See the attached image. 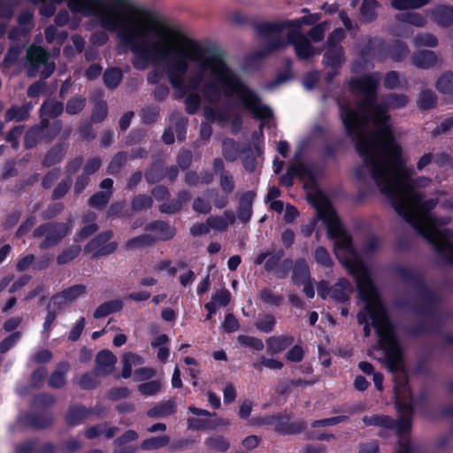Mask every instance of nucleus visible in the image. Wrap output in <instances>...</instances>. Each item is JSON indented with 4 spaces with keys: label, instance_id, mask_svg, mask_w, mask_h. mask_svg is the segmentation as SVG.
<instances>
[{
    "label": "nucleus",
    "instance_id": "15",
    "mask_svg": "<svg viewBox=\"0 0 453 453\" xmlns=\"http://www.w3.org/2000/svg\"><path fill=\"white\" fill-rule=\"evenodd\" d=\"M207 221L211 229L224 231L235 221V215L232 211L226 210L222 216H211Z\"/></svg>",
    "mask_w": 453,
    "mask_h": 453
},
{
    "label": "nucleus",
    "instance_id": "36",
    "mask_svg": "<svg viewBox=\"0 0 453 453\" xmlns=\"http://www.w3.org/2000/svg\"><path fill=\"white\" fill-rule=\"evenodd\" d=\"M222 154L226 160L233 162L239 156V150L236 143L232 139H224L222 142Z\"/></svg>",
    "mask_w": 453,
    "mask_h": 453
},
{
    "label": "nucleus",
    "instance_id": "60",
    "mask_svg": "<svg viewBox=\"0 0 453 453\" xmlns=\"http://www.w3.org/2000/svg\"><path fill=\"white\" fill-rule=\"evenodd\" d=\"M384 86L388 89H395L402 86V81L398 73L391 71L387 73Z\"/></svg>",
    "mask_w": 453,
    "mask_h": 453
},
{
    "label": "nucleus",
    "instance_id": "34",
    "mask_svg": "<svg viewBox=\"0 0 453 453\" xmlns=\"http://www.w3.org/2000/svg\"><path fill=\"white\" fill-rule=\"evenodd\" d=\"M81 251V248L78 244H73L65 250H63L57 257V263L58 265H65L73 261L79 256Z\"/></svg>",
    "mask_w": 453,
    "mask_h": 453
},
{
    "label": "nucleus",
    "instance_id": "16",
    "mask_svg": "<svg viewBox=\"0 0 453 453\" xmlns=\"http://www.w3.org/2000/svg\"><path fill=\"white\" fill-rule=\"evenodd\" d=\"M306 175H310L308 167L303 163H295L288 166L287 173L281 176L280 182L287 187H290L295 176L304 178Z\"/></svg>",
    "mask_w": 453,
    "mask_h": 453
},
{
    "label": "nucleus",
    "instance_id": "17",
    "mask_svg": "<svg viewBox=\"0 0 453 453\" xmlns=\"http://www.w3.org/2000/svg\"><path fill=\"white\" fill-rule=\"evenodd\" d=\"M294 342L291 336H272L266 340L267 351L271 355L278 354L286 349Z\"/></svg>",
    "mask_w": 453,
    "mask_h": 453
},
{
    "label": "nucleus",
    "instance_id": "29",
    "mask_svg": "<svg viewBox=\"0 0 453 453\" xmlns=\"http://www.w3.org/2000/svg\"><path fill=\"white\" fill-rule=\"evenodd\" d=\"M170 442L168 435L153 436L142 441L140 448L142 450H157L167 446Z\"/></svg>",
    "mask_w": 453,
    "mask_h": 453
},
{
    "label": "nucleus",
    "instance_id": "22",
    "mask_svg": "<svg viewBox=\"0 0 453 453\" xmlns=\"http://www.w3.org/2000/svg\"><path fill=\"white\" fill-rule=\"evenodd\" d=\"M33 108L30 103L24 104L21 106H12L5 113L6 121H23L27 119Z\"/></svg>",
    "mask_w": 453,
    "mask_h": 453
},
{
    "label": "nucleus",
    "instance_id": "31",
    "mask_svg": "<svg viewBox=\"0 0 453 453\" xmlns=\"http://www.w3.org/2000/svg\"><path fill=\"white\" fill-rule=\"evenodd\" d=\"M89 415V411L82 406L71 408L66 414V422L71 426H76L83 422Z\"/></svg>",
    "mask_w": 453,
    "mask_h": 453
},
{
    "label": "nucleus",
    "instance_id": "49",
    "mask_svg": "<svg viewBox=\"0 0 453 453\" xmlns=\"http://www.w3.org/2000/svg\"><path fill=\"white\" fill-rule=\"evenodd\" d=\"M260 299L263 303L274 306H280L283 301L281 296L274 295L269 288H264L260 291Z\"/></svg>",
    "mask_w": 453,
    "mask_h": 453
},
{
    "label": "nucleus",
    "instance_id": "64",
    "mask_svg": "<svg viewBox=\"0 0 453 453\" xmlns=\"http://www.w3.org/2000/svg\"><path fill=\"white\" fill-rule=\"evenodd\" d=\"M193 209L199 213H209L211 210V203L208 199L196 197L193 202Z\"/></svg>",
    "mask_w": 453,
    "mask_h": 453
},
{
    "label": "nucleus",
    "instance_id": "59",
    "mask_svg": "<svg viewBox=\"0 0 453 453\" xmlns=\"http://www.w3.org/2000/svg\"><path fill=\"white\" fill-rule=\"evenodd\" d=\"M44 34L48 42H52L56 40L58 44H62L67 36L65 33L58 34V29L54 26L46 27Z\"/></svg>",
    "mask_w": 453,
    "mask_h": 453
},
{
    "label": "nucleus",
    "instance_id": "13",
    "mask_svg": "<svg viewBox=\"0 0 453 453\" xmlns=\"http://www.w3.org/2000/svg\"><path fill=\"white\" fill-rule=\"evenodd\" d=\"M345 62L344 51L342 46L327 45L324 54V64L334 69L339 68Z\"/></svg>",
    "mask_w": 453,
    "mask_h": 453
},
{
    "label": "nucleus",
    "instance_id": "42",
    "mask_svg": "<svg viewBox=\"0 0 453 453\" xmlns=\"http://www.w3.org/2000/svg\"><path fill=\"white\" fill-rule=\"evenodd\" d=\"M377 2L375 0H365L361 5L362 19L369 22L376 17Z\"/></svg>",
    "mask_w": 453,
    "mask_h": 453
},
{
    "label": "nucleus",
    "instance_id": "55",
    "mask_svg": "<svg viewBox=\"0 0 453 453\" xmlns=\"http://www.w3.org/2000/svg\"><path fill=\"white\" fill-rule=\"evenodd\" d=\"M409 54L407 45L402 42H396L391 50V58L395 61H401L405 58Z\"/></svg>",
    "mask_w": 453,
    "mask_h": 453
},
{
    "label": "nucleus",
    "instance_id": "26",
    "mask_svg": "<svg viewBox=\"0 0 453 453\" xmlns=\"http://www.w3.org/2000/svg\"><path fill=\"white\" fill-rule=\"evenodd\" d=\"M176 411L175 403L172 400L161 403L150 409L147 415L153 418H165Z\"/></svg>",
    "mask_w": 453,
    "mask_h": 453
},
{
    "label": "nucleus",
    "instance_id": "62",
    "mask_svg": "<svg viewBox=\"0 0 453 453\" xmlns=\"http://www.w3.org/2000/svg\"><path fill=\"white\" fill-rule=\"evenodd\" d=\"M61 175V170L59 168H54L47 173L43 177L42 185L44 188H50L52 185L59 179Z\"/></svg>",
    "mask_w": 453,
    "mask_h": 453
},
{
    "label": "nucleus",
    "instance_id": "46",
    "mask_svg": "<svg viewBox=\"0 0 453 453\" xmlns=\"http://www.w3.org/2000/svg\"><path fill=\"white\" fill-rule=\"evenodd\" d=\"M153 200L148 195L140 194L135 196L132 200V209L135 211L146 210L152 206Z\"/></svg>",
    "mask_w": 453,
    "mask_h": 453
},
{
    "label": "nucleus",
    "instance_id": "7",
    "mask_svg": "<svg viewBox=\"0 0 453 453\" xmlns=\"http://www.w3.org/2000/svg\"><path fill=\"white\" fill-rule=\"evenodd\" d=\"M318 292L323 299L331 298L337 302H345L349 299L353 287L345 279H339L332 287H329L327 282L321 281Z\"/></svg>",
    "mask_w": 453,
    "mask_h": 453
},
{
    "label": "nucleus",
    "instance_id": "51",
    "mask_svg": "<svg viewBox=\"0 0 453 453\" xmlns=\"http://www.w3.org/2000/svg\"><path fill=\"white\" fill-rule=\"evenodd\" d=\"M86 104V99L81 96H74L68 100L66 104V112L72 115L81 112Z\"/></svg>",
    "mask_w": 453,
    "mask_h": 453
},
{
    "label": "nucleus",
    "instance_id": "9",
    "mask_svg": "<svg viewBox=\"0 0 453 453\" xmlns=\"http://www.w3.org/2000/svg\"><path fill=\"white\" fill-rule=\"evenodd\" d=\"M87 293V287L83 284L73 285L52 297V303L57 309L60 310L82 297Z\"/></svg>",
    "mask_w": 453,
    "mask_h": 453
},
{
    "label": "nucleus",
    "instance_id": "18",
    "mask_svg": "<svg viewBox=\"0 0 453 453\" xmlns=\"http://www.w3.org/2000/svg\"><path fill=\"white\" fill-rule=\"evenodd\" d=\"M412 63L418 68L427 69L434 66L437 61V56L431 50H420L412 56Z\"/></svg>",
    "mask_w": 453,
    "mask_h": 453
},
{
    "label": "nucleus",
    "instance_id": "5",
    "mask_svg": "<svg viewBox=\"0 0 453 453\" xmlns=\"http://www.w3.org/2000/svg\"><path fill=\"white\" fill-rule=\"evenodd\" d=\"M26 68L28 76L35 77L41 74L46 79L54 72L55 64L49 61L47 50L40 46L32 45L27 50Z\"/></svg>",
    "mask_w": 453,
    "mask_h": 453
},
{
    "label": "nucleus",
    "instance_id": "48",
    "mask_svg": "<svg viewBox=\"0 0 453 453\" xmlns=\"http://www.w3.org/2000/svg\"><path fill=\"white\" fill-rule=\"evenodd\" d=\"M314 259L321 266L329 268L333 265V260L328 251L323 247H318L314 250Z\"/></svg>",
    "mask_w": 453,
    "mask_h": 453
},
{
    "label": "nucleus",
    "instance_id": "20",
    "mask_svg": "<svg viewBox=\"0 0 453 453\" xmlns=\"http://www.w3.org/2000/svg\"><path fill=\"white\" fill-rule=\"evenodd\" d=\"M146 229L154 232V235L152 236L155 238V241H166L173 238L175 234L174 228L162 221L151 223L147 226Z\"/></svg>",
    "mask_w": 453,
    "mask_h": 453
},
{
    "label": "nucleus",
    "instance_id": "23",
    "mask_svg": "<svg viewBox=\"0 0 453 453\" xmlns=\"http://www.w3.org/2000/svg\"><path fill=\"white\" fill-rule=\"evenodd\" d=\"M63 110L64 105L61 102L55 99H48L43 102L40 109L42 119L56 118L62 113Z\"/></svg>",
    "mask_w": 453,
    "mask_h": 453
},
{
    "label": "nucleus",
    "instance_id": "2",
    "mask_svg": "<svg viewBox=\"0 0 453 453\" xmlns=\"http://www.w3.org/2000/svg\"><path fill=\"white\" fill-rule=\"evenodd\" d=\"M311 202L316 208L318 217L326 224L328 237L334 241L336 257L356 280L358 299L364 303L357 318L358 323L364 325L365 336L368 337L371 327H374L379 345L373 349L382 351V356L378 360L385 364L393 374L405 372L402 349L396 341L395 328L371 280L367 266L354 249L349 235L342 227L325 195L317 192L311 196Z\"/></svg>",
    "mask_w": 453,
    "mask_h": 453
},
{
    "label": "nucleus",
    "instance_id": "8",
    "mask_svg": "<svg viewBox=\"0 0 453 453\" xmlns=\"http://www.w3.org/2000/svg\"><path fill=\"white\" fill-rule=\"evenodd\" d=\"M111 231H105L93 238L84 248V252L94 257L109 255L115 251L118 243L110 242Z\"/></svg>",
    "mask_w": 453,
    "mask_h": 453
},
{
    "label": "nucleus",
    "instance_id": "41",
    "mask_svg": "<svg viewBox=\"0 0 453 453\" xmlns=\"http://www.w3.org/2000/svg\"><path fill=\"white\" fill-rule=\"evenodd\" d=\"M122 79V72L119 68H111L104 73L105 85L110 88H115Z\"/></svg>",
    "mask_w": 453,
    "mask_h": 453
},
{
    "label": "nucleus",
    "instance_id": "1",
    "mask_svg": "<svg viewBox=\"0 0 453 453\" xmlns=\"http://www.w3.org/2000/svg\"><path fill=\"white\" fill-rule=\"evenodd\" d=\"M380 80L379 73L352 80L349 87L356 102L339 100L345 130L355 140L357 150L364 160V165L357 170V176L363 182L373 181L397 214L445 260L453 264L452 234L440 228L449 220L439 221L430 213L438 200H424L420 190L431 183V179H411L414 170L404 165L401 148L392 134L387 111L404 107L409 98L403 94H389L380 104H376V89Z\"/></svg>",
    "mask_w": 453,
    "mask_h": 453
},
{
    "label": "nucleus",
    "instance_id": "33",
    "mask_svg": "<svg viewBox=\"0 0 453 453\" xmlns=\"http://www.w3.org/2000/svg\"><path fill=\"white\" fill-rule=\"evenodd\" d=\"M429 3V0H391V6L398 11L419 9Z\"/></svg>",
    "mask_w": 453,
    "mask_h": 453
},
{
    "label": "nucleus",
    "instance_id": "19",
    "mask_svg": "<svg viewBox=\"0 0 453 453\" xmlns=\"http://www.w3.org/2000/svg\"><path fill=\"white\" fill-rule=\"evenodd\" d=\"M69 368V363H59L49 379V386L53 388H62L66 382V373Z\"/></svg>",
    "mask_w": 453,
    "mask_h": 453
},
{
    "label": "nucleus",
    "instance_id": "44",
    "mask_svg": "<svg viewBox=\"0 0 453 453\" xmlns=\"http://www.w3.org/2000/svg\"><path fill=\"white\" fill-rule=\"evenodd\" d=\"M65 150L62 146H56L52 148L45 156L43 165L45 166H50L58 164L63 157Z\"/></svg>",
    "mask_w": 453,
    "mask_h": 453
},
{
    "label": "nucleus",
    "instance_id": "63",
    "mask_svg": "<svg viewBox=\"0 0 453 453\" xmlns=\"http://www.w3.org/2000/svg\"><path fill=\"white\" fill-rule=\"evenodd\" d=\"M159 115V109L157 106H148L142 110V117L144 122L153 123Z\"/></svg>",
    "mask_w": 453,
    "mask_h": 453
},
{
    "label": "nucleus",
    "instance_id": "43",
    "mask_svg": "<svg viewBox=\"0 0 453 453\" xmlns=\"http://www.w3.org/2000/svg\"><path fill=\"white\" fill-rule=\"evenodd\" d=\"M436 96L434 93L428 89H424L419 94L418 100V107L424 110L430 109L434 106Z\"/></svg>",
    "mask_w": 453,
    "mask_h": 453
},
{
    "label": "nucleus",
    "instance_id": "35",
    "mask_svg": "<svg viewBox=\"0 0 453 453\" xmlns=\"http://www.w3.org/2000/svg\"><path fill=\"white\" fill-rule=\"evenodd\" d=\"M204 443L210 449L220 452L226 451L230 447L229 441L221 435L211 436L205 440Z\"/></svg>",
    "mask_w": 453,
    "mask_h": 453
},
{
    "label": "nucleus",
    "instance_id": "57",
    "mask_svg": "<svg viewBox=\"0 0 453 453\" xmlns=\"http://www.w3.org/2000/svg\"><path fill=\"white\" fill-rule=\"evenodd\" d=\"M73 45L68 46L65 49V53L67 56H72L77 53H81L85 45L83 38L78 35H73L72 37Z\"/></svg>",
    "mask_w": 453,
    "mask_h": 453
},
{
    "label": "nucleus",
    "instance_id": "14",
    "mask_svg": "<svg viewBox=\"0 0 453 453\" xmlns=\"http://www.w3.org/2000/svg\"><path fill=\"white\" fill-rule=\"evenodd\" d=\"M49 126V120L43 119L39 126L33 127L26 134L25 146L27 149L35 147L38 142L45 139L44 129Z\"/></svg>",
    "mask_w": 453,
    "mask_h": 453
},
{
    "label": "nucleus",
    "instance_id": "25",
    "mask_svg": "<svg viewBox=\"0 0 453 453\" xmlns=\"http://www.w3.org/2000/svg\"><path fill=\"white\" fill-rule=\"evenodd\" d=\"M190 198L191 195L188 191H181L176 199L172 200L170 203H163L160 206V211L165 213H174L180 211L182 205L187 203Z\"/></svg>",
    "mask_w": 453,
    "mask_h": 453
},
{
    "label": "nucleus",
    "instance_id": "12",
    "mask_svg": "<svg viewBox=\"0 0 453 453\" xmlns=\"http://www.w3.org/2000/svg\"><path fill=\"white\" fill-rule=\"evenodd\" d=\"M256 194L254 191H247L240 196L237 216L244 223L250 221L252 215V203Z\"/></svg>",
    "mask_w": 453,
    "mask_h": 453
},
{
    "label": "nucleus",
    "instance_id": "58",
    "mask_svg": "<svg viewBox=\"0 0 453 453\" xmlns=\"http://www.w3.org/2000/svg\"><path fill=\"white\" fill-rule=\"evenodd\" d=\"M127 160V154L126 152L118 153L111 161L108 171L110 173H118Z\"/></svg>",
    "mask_w": 453,
    "mask_h": 453
},
{
    "label": "nucleus",
    "instance_id": "53",
    "mask_svg": "<svg viewBox=\"0 0 453 453\" xmlns=\"http://www.w3.org/2000/svg\"><path fill=\"white\" fill-rule=\"evenodd\" d=\"M139 392L143 395H152L158 393L161 390L160 380H150L139 385Z\"/></svg>",
    "mask_w": 453,
    "mask_h": 453
},
{
    "label": "nucleus",
    "instance_id": "50",
    "mask_svg": "<svg viewBox=\"0 0 453 453\" xmlns=\"http://www.w3.org/2000/svg\"><path fill=\"white\" fill-rule=\"evenodd\" d=\"M437 89L443 94L453 93V75L446 73L442 75L436 83Z\"/></svg>",
    "mask_w": 453,
    "mask_h": 453
},
{
    "label": "nucleus",
    "instance_id": "11",
    "mask_svg": "<svg viewBox=\"0 0 453 453\" xmlns=\"http://www.w3.org/2000/svg\"><path fill=\"white\" fill-rule=\"evenodd\" d=\"M426 14L439 26L447 27L453 25V6L439 5L427 10Z\"/></svg>",
    "mask_w": 453,
    "mask_h": 453
},
{
    "label": "nucleus",
    "instance_id": "24",
    "mask_svg": "<svg viewBox=\"0 0 453 453\" xmlns=\"http://www.w3.org/2000/svg\"><path fill=\"white\" fill-rule=\"evenodd\" d=\"M33 14L28 12H23L19 17V28L12 30L10 34L11 39H16L19 35H26L33 28Z\"/></svg>",
    "mask_w": 453,
    "mask_h": 453
},
{
    "label": "nucleus",
    "instance_id": "4",
    "mask_svg": "<svg viewBox=\"0 0 453 453\" xmlns=\"http://www.w3.org/2000/svg\"><path fill=\"white\" fill-rule=\"evenodd\" d=\"M395 404L402 412L399 420L395 421L388 416H365L363 421L367 426H378L395 429L399 436H403L411 428L410 415L414 406L405 372L394 374Z\"/></svg>",
    "mask_w": 453,
    "mask_h": 453
},
{
    "label": "nucleus",
    "instance_id": "38",
    "mask_svg": "<svg viewBox=\"0 0 453 453\" xmlns=\"http://www.w3.org/2000/svg\"><path fill=\"white\" fill-rule=\"evenodd\" d=\"M276 325L275 318L271 314H264L257 319L255 326L260 332L268 334L271 333Z\"/></svg>",
    "mask_w": 453,
    "mask_h": 453
},
{
    "label": "nucleus",
    "instance_id": "30",
    "mask_svg": "<svg viewBox=\"0 0 453 453\" xmlns=\"http://www.w3.org/2000/svg\"><path fill=\"white\" fill-rule=\"evenodd\" d=\"M395 19L403 23L412 25L417 27H423L427 23L426 18L418 12H404L395 15Z\"/></svg>",
    "mask_w": 453,
    "mask_h": 453
},
{
    "label": "nucleus",
    "instance_id": "54",
    "mask_svg": "<svg viewBox=\"0 0 453 453\" xmlns=\"http://www.w3.org/2000/svg\"><path fill=\"white\" fill-rule=\"evenodd\" d=\"M72 184V180L70 177L67 179L62 180L56 188H54L52 192L51 198L53 200H58L62 198L70 189Z\"/></svg>",
    "mask_w": 453,
    "mask_h": 453
},
{
    "label": "nucleus",
    "instance_id": "10",
    "mask_svg": "<svg viewBox=\"0 0 453 453\" xmlns=\"http://www.w3.org/2000/svg\"><path fill=\"white\" fill-rule=\"evenodd\" d=\"M117 362L116 356L108 349L98 352L96 357L95 372L100 376L111 373Z\"/></svg>",
    "mask_w": 453,
    "mask_h": 453
},
{
    "label": "nucleus",
    "instance_id": "56",
    "mask_svg": "<svg viewBox=\"0 0 453 453\" xmlns=\"http://www.w3.org/2000/svg\"><path fill=\"white\" fill-rule=\"evenodd\" d=\"M97 376L95 372L85 373L81 377L78 384L83 389L94 388L98 384Z\"/></svg>",
    "mask_w": 453,
    "mask_h": 453
},
{
    "label": "nucleus",
    "instance_id": "47",
    "mask_svg": "<svg viewBox=\"0 0 453 453\" xmlns=\"http://www.w3.org/2000/svg\"><path fill=\"white\" fill-rule=\"evenodd\" d=\"M413 43L417 47H435L438 44V40L432 34L423 33L414 37Z\"/></svg>",
    "mask_w": 453,
    "mask_h": 453
},
{
    "label": "nucleus",
    "instance_id": "3",
    "mask_svg": "<svg viewBox=\"0 0 453 453\" xmlns=\"http://www.w3.org/2000/svg\"><path fill=\"white\" fill-rule=\"evenodd\" d=\"M319 19L318 15L303 17L294 20L276 23H266L260 27V32L265 36V49L258 52L259 57H264L273 50H280L292 44L296 56L301 59H308L320 53L306 36L301 32L303 24H313Z\"/></svg>",
    "mask_w": 453,
    "mask_h": 453
},
{
    "label": "nucleus",
    "instance_id": "45",
    "mask_svg": "<svg viewBox=\"0 0 453 453\" xmlns=\"http://www.w3.org/2000/svg\"><path fill=\"white\" fill-rule=\"evenodd\" d=\"M253 367L259 371L264 367L271 370H280L283 367V364L280 360L262 356L259 357L258 361L253 365Z\"/></svg>",
    "mask_w": 453,
    "mask_h": 453
},
{
    "label": "nucleus",
    "instance_id": "37",
    "mask_svg": "<svg viewBox=\"0 0 453 453\" xmlns=\"http://www.w3.org/2000/svg\"><path fill=\"white\" fill-rule=\"evenodd\" d=\"M155 242V238L150 234H143L137 237L130 239L127 242V248L129 250L138 249L145 246L152 245Z\"/></svg>",
    "mask_w": 453,
    "mask_h": 453
},
{
    "label": "nucleus",
    "instance_id": "39",
    "mask_svg": "<svg viewBox=\"0 0 453 453\" xmlns=\"http://www.w3.org/2000/svg\"><path fill=\"white\" fill-rule=\"evenodd\" d=\"M219 182L222 191L226 194H231L235 188L234 176L228 171H222L219 175Z\"/></svg>",
    "mask_w": 453,
    "mask_h": 453
},
{
    "label": "nucleus",
    "instance_id": "27",
    "mask_svg": "<svg viewBox=\"0 0 453 453\" xmlns=\"http://www.w3.org/2000/svg\"><path fill=\"white\" fill-rule=\"evenodd\" d=\"M143 363L144 359L141 356L132 352L126 353L122 358V377L125 379L129 378L132 374V368Z\"/></svg>",
    "mask_w": 453,
    "mask_h": 453
},
{
    "label": "nucleus",
    "instance_id": "28",
    "mask_svg": "<svg viewBox=\"0 0 453 453\" xmlns=\"http://www.w3.org/2000/svg\"><path fill=\"white\" fill-rule=\"evenodd\" d=\"M292 278L293 281L296 285H300L302 282H306L311 280L310 276L309 266L304 260H298L296 262Z\"/></svg>",
    "mask_w": 453,
    "mask_h": 453
},
{
    "label": "nucleus",
    "instance_id": "6",
    "mask_svg": "<svg viewBox=\"0 0 453 453\" xmlns=\"http://www.w3.org/2000/svg\"><path fill=\"white\" fill-rule=\"evenodd\" d=\"M73 227V220L69 219L67 223H46L35 229V238H42L39 247L48 249L57 245L65 237Z\"/></svg>",
    "mask_w": 453,
    "mask_h": 453
},
{
    "label": "nucleus",
    "instance_id": "40",
    "mask_svg": "<svg viewBox=\"0 0 453 453\" xmlns=\"http://www.w3.org/2000/svg\"><path fill=\"white\" fill-rule=\"evenodd\" d=\"M237 342L241 346L255 350H262L265 347L261 339L250 335L241 334L237 337Z\"/></svg>",
    "mask_w": 453,
    "mask_h": 453
},
{
    "label": "nucleus",
    "instance_id": "32",
    "mask_svg": "<svg viewBox=\"0 0 453 453\" xmlns=\"http://www.w3.org/2000/svg\"><path fill=\"white\" fill-rule=\"evenodd\" d=\"M170 119L171 127L174 129L178 139L180 141L184 140L188 119L178 112L173 113Z\"/></svg>",
    "mask_w": 453,
    "mask_h": 453
},
{
    "label": "nucleus",
    "instance_id": "21",
    "mask_svg": "<svg viewBox=\"0 0 453 453\" xmlns=\"http://www.w3.org/2000/svg\"><path fill=\"white\" fill-rule=\"evenodd\" d=\"M123 302L119 299L106 301L101 303L94 311L95 319H102L110 314L118 312L123 308Z\"/></svg>",
    "mask_w": 453,
    "mask_h": 453
},
{
    "label": "nucleus",
    "instance_id": "61",
    "mask_svg": "<svg viewBox=\"0 0 453 453\" xmlns=\"http://www.w3.org/2000/svg\"><path fill=\"white\" fill-rule=\"evenodd\" d=\"M107 116V104L105 102H99L95 105L92 113V120L94 122H101Z\"/></svg>",
    "mask_w": 453,
    "mask_h": 453
},
{
    "label": "nucleus",
    "instance_id": "52",
    "mask_svg": "<svg viewBox=\"0 0 453 453\" xmlns=\"http://www.w3.org/2000/svg\"><path fill=\"white\" fill-rule=\"evenodd\" d=\"M111 194V191L97 192L89 199V204L93 207L102 208L109 202Z\"/></svg>",
    "mask_w": 453,
    "mask_h": 453
}]
</instances>
